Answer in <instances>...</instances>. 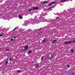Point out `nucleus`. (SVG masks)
<instances>
[{
  "instance_id": "obj_1",
  "label": "nucleus",
  "mask_w": 75,
  "mask_h": 75,
  "mask_svg": "<svg viewBox=\"0 0 75 75\" xmlns=\"http://www.w3.org/2000/svg\"><path fill=\"white\" fill-rule=\"evenodd\" d=\"M71 43H72V42H68V41H67L64 42V44H68Z\"/></svg>"
},
{
  "instance_id": "obj_2",
  "label": "nucleus",
  "mask_w": 75,
  "mask_h": 75,
  "mask_svg": "<svg viewBox=\"0 0 75 75\" xmlns=\"http://www.w3.org/2000/svg\"><path fill=\"white\" fill-rule=\"evenodd\" d=\"M28 45H26V46L24 47V49L23 50H27L28 49Z\"/></svg>"
},
{
  "instance_id": "obj_3",
  "label": "nucleus",
  "mask_w": 75,
  "mask_h": 75,
  "mask_svg": "<svg viewBox=\"0 0 75 75\" xmlns=\"http://www.w3.org/2000/svg\"><path fill=\"white\" fill-rule=\"evenodd\" d=\"M55 2H53L50 4H49V6H50L51 5H52V4H55Z\"/></svg>"
},
{
  "instance_id": "obj_4",
  "label": "nucleus",
  "mask_w": 75,
  "mask_h": 75,
  "mask_svg": "<svg viewBox=\"0 0 75 75\" xmlns=\"http://www.w3.org/2000/svg\"><path fill=\"white\" fill-rule=\"evenodd\" d=\"M33 9H34V10H38V7H34L33 8Z\"/></svg>"
},
{
  "instance_id": "obj_5",
  "label": "nucleus",
  "mask_w": 75,
  "mask_h": 75,
  "mask_svg": "<svg viewBox=\"0 0 75 75\" xmlns=\"http://www.w3.org/2000/svg\"><path fill=\"white\" fill-rule=\"evenodd\" d=\"M45 3H48V1H45L44 2L42 3V4H45Z\"/></svg>"
},
{
  "instance_id": "obj_6",
  "label": "nucleus",
  "mask_w": 75,
  "mask_h": 75,
  "mask_svg": "<svg viewBox=\"0 0 75 75\" xmlns=\"http://www.w3.org/2000/svg\"><path fill=\"white\" fill-rule=\"evenodd\" d=\"M57 42V40H54L52 42V44H55V43H56V42Z\"/></svg>"
},
{
  "instance_id": "obj_7",
  "label": "nucleus",
  "mask_w": 75,
  "mask_h": 75,
  "mask_svg": "<svg viewBox=\"0 0 75 75\" xmlns=\"http://www.w3.org/2000/svg\"><path fill=\"white\" fill-rule=\"evenodd\" d=\"M19 18L20 19H22L23 18V17H21V15H20L19 16Z\"/></svg>"
},
{
  "instance_id": "obj_8",
  "label": "nucleus",
  "mask_w": 75,
  "mask_h": 75,
  "mask_svg": "<svg viewBox=\"0 0 75 75\" xmlns=\"http://www.w3.org/2000/svg\"><path fill=\"white\" fill-rule=\"evenodd\" d=\"M65 1H67V0H62L61 1V3H62L63 2H65Z\"/></svg>"
},
{
  "instance_id": "obj_9",
  "label": "nucleus",
  "mask_w": 75,
  "mask_h": 75,
  "mask_svg": "<svg viewBox=\"0 0 75 75\" xmlns=\"http://www.w3.org/2000/svg\"><path fill=\"white\" fill-rule=\"evenodd\" d=\"M46 41V40L44 39L42 41V42H45Z\"/></svg>"
},
{
  "instance_id": "obj_10",
  "label": "nucleus",
  "mask_w": 75,
  "mask_h": 75,
  "mask_svg": "<svg viewBox=\"0 0 75 75\" xmlns=\"http://www.w3.org/2000/svg\"><path fill=\"white\" fill-rule=\"evenodd\" d=\"M32 10H33V9L32 8L29 9V11H30V12H31V11Z\"/></svg>"
},
{
  "instance_id": "obj_11",
  "label": "nucleus",
  "mask_w": 75,
  "mask_h": 75,
  "mask_svg": "<svg viewBox=\"0 0 75 75\" xmlns=\"http://www.w3.org/2000/svg\"><path fill=\"white\" fill-rule=\"evenodd\" d=\"M8 61H9V60H8V59H7V61H6V65H7V64H8Z\"/></svg>"
},
{
  "instance_id": "obj_12",
  "label": "nucleus",
  "mask_w": 75,
  "mask_h": 75,
  "mask_svg": "<svg viewBox=\"0 0 75 75\" xmlns=\"http://www.w3.org/2000/svg\"><path fill=\"white\" fill-rule=\"evenodd\" d=\"M35 67L36 68H37V67H38V65L37 64H35Z\"/></svg>"
},
{
  "instance_id": "obj_13",
  "label": "nucleus",
  "mask_w": 75,
  "mask_h": 75,
  "mask_svg": "<svg viewBox=\"0 0 75 75\" xmlns=\"http://www.w3.org/2000/svg\"><path fill=\"white\" fill-rule=\"evenodd\" d=\"M17 28V27H16L13 30V31H15L16 30V29Z\"/></svg>"
},
{
  "instance_id": "obj_14",
  "label": "nucleus",
  "mask_w": 75,
  "mask_h": 75,
  "mask_svg": "<svg viewBox=\"0 0 75 75\" xmlns=\"http://www.w3.org/2000/svg\"><path fill=\"white\" fill-rule=\"evenodd\" d=\"M17 28V27H16L13 30V31H15L16 30V29Z\"/></svg>"
},
{
  "instance_id": "obj_15",
  "label": "nucleus",
  "mask_w": 75,
  "mask_h": 75,
  "mask_svg": "<svg viewBox=\"0 0 75 75\" xmlns=\"http://www.w3.org/2000/svg\"><path fill=\"white\" fill-rule=\"evenodd\" d=\"M28 52L30 53H30H31V51L30 50H29L28 51Z\"/></svg>"
},
{
  "instance_id": "obj_16",
  "label": "nucleus",
  "mask_w": 75,
  "mask_h": 75,
  "mask_svg": "<svg viewBox=\"0 0 75 75\" xmlns=\"http://www.w3.org/2000/svg\"><path fill=\"white\" fill-rule=\"evenodd\" d=\"M3 34L0 35V37H3Z\"/></svg>"
},
{
  "instance_id": "obj_17",
  "label": "nucleus",
  "mask_w": 75,
  "mask_h": 75,
  "mask_svg": "<svg viewBox=\"0 0 75 75\" xmlns=\"http://www.w3.org/2000/svg\"><path fill=\"white\" fill-rule=\"evenodd\" d=\"M8 60H9L10 61H12L11 59H8Z\"/></svg>"
},
{
  "instance_id": "obj_18",
  "label": "nucleus",
  "mask_w": 75,
  "mask_h": 75,
  "mask_svg": "<svg viewBox=\"0 0 75 75\" xmlns=\"http://www.w3.org/2000/svg\"><path fill=\"white\" fill-rule=\"evenodd\" d=\"M44 58L43 57H42L41 58V60H42H42H43V59Z\"/></svg>"
},
{
  "instance_id": "obj_19",
  "label": "nucleus",
  "mask_w": 75,
  "mask_h": 75,
  "mask_svg": "<svg viewBox=\"0 0 75 75\" xmlns=\"http://www.w3.org/2000/svg\"><path fill=\"white\" fill-rule=\"evenodd\" d=\"M71 52H74V50H73L72 49V50H71Z\"/></svg>"
},
{
  "instance_id": "obj_20",
  "label": "nucleus",
  "mask_w": 75,
  "mask_h": 75,
  "mask_svg": "<svg viewBox=\"0 0 75 75\" xmlns=\"http://www.w3.org/2000/svg\"><path fill=\"white\" fill-rule=\"evenodd\" d=\"M52 57H53L52 55H51V57H50V58H52Z\"/></svg>"
},
{
  "instance_id": "obj_21",
  "label": "nucleus",
  "mask_w": 75,
  "mask_h": 75,
  "mask_svg": "<svg viewBox=\"0 0 75 75\" xmlns=\"http://www.w3.org/2000/svg\"><path fill=\"white\" fill-rule=\"evenodd\" d=\"M17 72H21V71L20 70H18L17 71Z\"/></svg>"
},
{
  "instance_id": "obj_22",
  "label": "nucleus",
  "mask_w": 75,
  "mask_h": 75,
  "mask_svg": "<svg viewBox=\"0 0 75 75\" xmlns=\"http://www.w3.org/2000/svg\"><path fill=\"white\" fill-rule=\"evenodd\" d=\"M67 67H70V66L68 64L67 65Z\"/></svg>"
},
{
  "instance_id": "obj_23",
  "label": "nucleus",
  "mask_w": 75,
  "mask_h": 75,
  "mask_svg": "<svg viewBox=\"0 0 75 75\" xmlns=\"http://www.w3.org/2000/svg\"><path fill=\"white\" fill-rule=\"evenodd\" d=\"M59 18V17H57L56 18V20H57V19H58V18Z\"/></svg>"
},
{
  "instance_id": "obj_24",
  "label": "nucleus",
  "mask_w": 75,
  "mask_h": 75,
  "mask_svg": "<svg viewBox=\"0 0 75 75\" xmlns=\"http://www.w3.org/2000/svg\"><path fill=\"white\" fill-rule=\"evenodd\" d=\"M51 8H52L51 7H50L49 8V9H51Z\"/></svg>"
},
{
  "instance_id": "obj_25",
  "label": "nucleus",
  "mask_w": 75,
  "mask_h": 75,
  "mask_svg": "<svg viewBox=\"0 0 75 75\" xmlns=\"http://www.w3.org/2000/svg\"><path fill=\"white\" fill-rule=\"evenodd\" d=\"M70 75H74L73 74V73H71Z\"/></svg>"
},
{
  "instance_id": "obj_26",
  "label": "nucleus",
  "mask_w": 75,
  "mask_h": 75,
  "mask_svg": "<svg viewBox=\"0 0 75 75\" xmlns=\"http://www.w3.org/2000/svg\"><path fill=\"white\" fill-rule=\"evenodd\" d=\"M8 50H10L9 49H6V51H8Z\"/></svg>"
},
{
  "instance_id": "obj_27",
  "label": "nucleus",
  "mask_w": 75,
  "mask_h": 75,
  "mask_svg": "<svg viewBox=\"0 0 75 75\" xmlns=\"http://www.w3.org/2000/svg\"><path fill=\"white\" fill-rule=\"evenodd\" d=\"M13 40H15L14 39H12L11 40L12 41H13Z\"/></svg>"
},
{
  "instance_id": "obj_28",
  "label": "nucleus",
  "mask_w": 75,
  "mask_h": 75,
  "mask_svg": "<svg viewBox=\"0 0 75 75\" xmlns=\"http://www.w3.org/2000/svg\"><path fill=\"white\" fill-rule=\"evenodd\" d=\"M13 38H14V39H16V37H13Z\"/></svg>"
},
{
  "instance_id": "obj_29",
  "label": "nucleus",
  "mask_w": 75,
  "mask_h": 75,
  "mask_svg": "<svg viewBox=\"0 0 75 75\" xmlns=\"http://www.w3.org/2000/svg\"><path fill=\"white\" fill-rule=\"evenodd\" d=\"M73 42H75V40H73Z\"/></svg>"
},
{
  "instance_id": "obj_30",
  "label": "nucleus",
  "mask_w": 75,
  "mask_h": 75,
  "mask_svg": "<svg viewBox=\"0 0 75 75\" xmlns=\"http://www.w3.org/2000/svg\"><path fill=\"white\" fill-rule=\"evenodd\" d=\"M41 29H42V28H40V29H39V30H41Z\"/></svg>"
},
{
  "instance_id": "obj_31",
  "label": "nucleus",
  "mask_w": 75,
  "mask_h": 75,
  "mask_svg": "<svg viewBox=\"0 0 75 75\" xmlns=\"http://www.w3.org/2000/svg\"><path fill=\"white\" fill-rule=\"evenodd\" d=\"M45 60H46V59H47L46 58H45Z\"/></svg>"
},
{
  "instance_id": "obj_32",
  "label": "nucleus",
  "mask_w": 75,
  "mask_h": 75,
  "mask_svg": "<svg viewBox=\"0 0 75 75\" xmlns=\"http://www.w3.org/2000/svg\"><path fill=\"white\" fill-rule=\"evenodd\" d=\"M69 0L71 1V0Z\"/></svg>"
},
{
  "instance_id": "obj_33",
  "label": "nucleus",
  "mask_w": 75,
  "mask_h": 75,
  "mask_svg": "<svg viewBox=\"0 0 75 75\" xmlns=\"http://www.w3.org/2000/svg\"><path fill=\"white\" fill-rule=\"evenodd\" d=\"M74 40H75V38H74Z\"/></svg>"
},
{
  "instance_id": "obj_34",
  "label": "nucleus",
  "mask_w": 75,
  "mask_h": 75,
  "mask_svg": "<svg viewBox=\"0 0 75 75\" xmlns=\"http://www.w3.org/2000/svg\"><path fill=\"white\" fill-rule=\"evenodd\" d=\"M1 49V48H0V50Z\"/></svg>"
}]
</instances>
